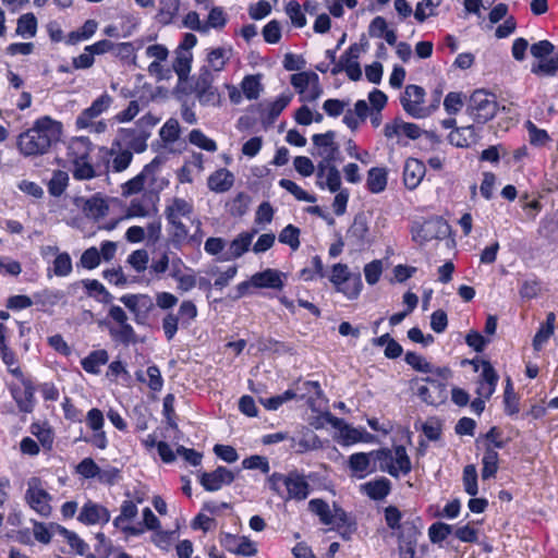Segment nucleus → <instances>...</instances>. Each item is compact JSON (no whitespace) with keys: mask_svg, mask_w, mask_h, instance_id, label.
Wrapping results in <instances>:
<instances>
[{"mask_svg":"<svg viewBox=\"0 0 558 558\" xmlns=\"http://www.w3.org/2000/svg\"><path fill=\"white\" fill-rule=\"evenodd\" d=\"M427 533L428 538L433 544H440L452 533V526L445 522L438 521L428 527Z\"/></svg>","mask_w":558,"mask_h":558,"instance_id":"61","label":"nucleus"},{"mask_svg":"<svg viewBox=\"0 0 558 558\" xmlns=\"http://www.w3.org/2000/svg\"><path fill=\"white\" fill-rule=\"evenodd\" d=\"M373 459L375 460L373 450L369 452H355L349 457L348 468L353 476L364 478L375 471V468L372 466Z\"/></svg>","mask_w":558,"mask_h":558,"instance_id":"29","label":"nucleus"},{"mask_svg":"<svg viewBox=\"0 0 558 558\" xmlns=\"http://www.w3.org/2000/svg\"><path fill=\"white\" fill-rule=\"evenodd\" d=\"M330 162H319L317 167V184L325 189L327 187L330 192L335 193L340 190L341 178L340 172Z\"/></svg>","mask_w":558,"mask_h":558,"instance_id":"31","label":"nucleus"},{"mask_svg":"<svg viewBox=\"0 0 558 558\" xmlns=\"http://www.w3.org/2000/svg\"><path fill=\"white\" fill-rule=\"evenodd\" d=\"M177 537L175 531H166L159 527L153 531L151 543L162 550H169Z\"/></svg>","mask_w":558,"mask_h":558,"instance_id":"57","label":"nucleus"},{"mask_svg":"<svg viewBox=\"0 0 558 558\" xmlns=\"http://www.w3.org/2000/svg\"><path fill=\"white\" fill-rule=\"evenodd\" d=\"M531 72L538 76H553L558 72V54L549 56L533 63Z\"/></svg>","mask_w":558,"mask_h":558,"instance_id":"46","label":"nucleus"},{"mask_svg":"<svg viewBox=\"0 0 558 558\" xmlns=\"http://www.w3.org/2000/svg\"><path fill=\"white\" fill-rule=\"evenodd\" d=\"M404 361L415 371L426 374H432L436 368L429 362H427L424 356L417 354L416 352H407Z\"/></svg>","mask_w":558,"mask_h":558,"instance_id":"63","label":"nucleus"},{"mask_svg":"<svg viewBox=\"0 0 558 558\" xmlns=\"http://www.w3.org/2000/svg\"><path fill=\"white\" fill-rule=\"evenodd\" d=\"M279 186L286 190L288 193L294 196L296 201L315 203L316 196L307 193L299 184L289 179H280L278 182Z\"/></svg>","mask_w":558,"mask_h":558,"instance_id":"49","label":"nucleus"},{"mask_svg":"<svg viewBox=\"0 0 558 558\" xmlns=\"http://www.w3.org/2000/svg\"><path fill=\"white\" fill-rule=\"evenodd\" d=\"M0 356L5 364L8 372L15 378H22L25 374L22 372L15 352L8 347L0 349Z\"/></svg>","mask_w":558,"mask_h":558,"instance_id":"53","label":"nucleus"},{"mask_svg":"<svg viewBox=\"0 0 558 558\" xmlns=\"http://www.w3.org/2000/svg\"><path fill=\"white\" fill-rule=\"evenodd\" d=\"M442 0H422L417 3L414 17L418 23H423L427 17L436 14V9Z\"/></svg>","mask_w":558,"mask_h":558,"instance_id":"59","label":"nucleus"},{"mask_svg":"<svg viewBox=\"0 0 558 558\" xmlns=\"http://www.w3.org/2000/svg\"><path fill=\"white\" fill-rule=\"evenodd\" d=\"M207 184L209 190L214 192H227L233 184V174L229 170L221 168L209 175Z\"/></svg>","mask_w":558,"mask_h":558,"instance_id":"36","label":"nucleus"},{"mask_svg":"<svg viewBox=\"0 0 558 558\" xmlns=\"http://www.w3.org/2000/svg\"><path fill=\"white\" fill-rule=\"evenodd\" d=\"M331 424L338 430L337 441L343 447L359 442L372 444L376 440V437L364 427H354L342 418L335 417Z\"/></svg>","mask_w":558,"mask_h":558,"instance_id":"16","label":"nucleus"},{"mask_svg":"<svg viewBox=\"0 0 558 558\" xmlns=\"http://www.w3.org/2000/svg\"><path fill=\"white\" fill-rule=\"evenodd\" d=\"M362 47L357 44H352L340 57L348 77L352 81H359L362 77V70L359 63V58Z\"/></svg>","mask_w":558,"mask_h":558,"instance_id":"33","label":"nucleus"},{"mask_svg":"<svg viewBox=\"0 0 558 558\" xmlns=\"http://www.w3.org/2000/svg\"><path fill=\"white\" fill-rule=\"evenodd\" d=\"M215 78L213 71L204 66L193 82L192 90L203 106L217 107L221 104V95L214 86Z\"/></svg>","mask_w":558,"mask_h":558,"instance_id":"12","label":"nucleus"},{"mask_svg":"<svg viewBox=\"0 0 558 558\" xmlns=\"http://www.w3.org/2000/svg\"><path fill=\"white\" fill-rule=\"evenodd\" d=\"M451 376L452 372L449 367H436L435 372L423 378L426 385L417 387L416 395L429 405L437 407L445 403L448 398L447 387Z\"/></svg>","mask_w":558,"mask_h":558,"instance_id":"6","label":"nucleus"},{"mask_svg":"<svg viewBox=\"0 0 558 558\" xmlns=\"http://www.w3.org/2000/svg\"><path fill=\"white\" fill-rule=\"evenodd\" d=\"M300 229L293 225H288L279 233V242L289 245L292 251L300 247Z\"/></svg>","mask_w":558,"mask_h":558,"instance_id":"60","label":"nucleus"},{"mask_svg":"<svg viewBox=\"0 0 558 558\" xmlns=\"http://www.w3.org/2000/svg\"><path fill=\"white\" fill-rule=\"evenodd\" d=\"M37 32V19L33 13H26L19 17L16 34L23 38H33Z\"/></svg>","mask_w":558,"mask_h":558,"instance_id":"48","label":"nucleus"},{"mask_svg":"<svg viewBox=\"0 0 558 558\" xmlns=\"http://www.w3.org/2000/svg\"><path fill=\"white\" fill-rule=\"evenodd\" d=\"M482 478L488 480L495 477L498 468H499V454L498 452L492 448L487 447L485 449L483 459H482Z\"/></svg>","mask_w":558,"mask_h":558,"instance_id":"40","label":"nucleus"},{"mask_svg":"<svg viewBox=\"0 0 558 558\" xmlns=\"http://www.w3.org/2000/svg\"><path fill=\"white\" fill-rule=\"evenodd\" d=\"M98 24L95 20H87L80 29L71 32L65 38L68 45H76L80 41L89 39L97 31Z\"/></svg>","mask_w":558,"mask_h":558,"instance_id":"44","label":"nucleus"},{"mask_svg":"<svg viewBox=\"0 0 558 558\" xmlns=\"http://www.w3.org/2000/svg\"><path fill=\"white\" fill-rule=\"evenodd\" d=\"M331 521L332 523L329 526L332 529L341 530V529H351L355 525L353 519L347 513L344 509L339 507L337 504H333L332 512H331Z\"/></svg>","mask_w":558,"mask_h":558,"instance_id":"54","label":"nucleus"},{"mask_svg":"<svg viewBox=\"0 0 558 558\" xmlns=\"http://www.w3.org/2000/svg\"><path fill=\"white\" fill-rule=\"evenodd\" d=\"M179 9V0H159V8L155 19L161 25H169L175 19Z\"/></svg>","mask_w":558,"mask_h":558,"instance_id":"38","label":"nucleus"},{"mask_svg":"<svg viewBox=\"0 0 558 558\" xmlns=\"http://www.w3.org/2000/svg\"><path fill=\"white\" fill-rule=\"evenodd\" d=\"M197 307L191 300L182 301L177 314L172 311L168 312L161 322L162 331L166 339L171 341L175 337L179 330V325L182 327H189L191 323L197 317Z\"/></svg>","mask_w":558,"mask_h":558,"instance_id":"10","label":"nucleus"},{"mask_svg":"<svg viewBox=\"0 0 558 558\" xmlns=\"http://www.w3.org/2000/svg\"><path fill=\"white\" fill-rule=\"evenodd\" d=\"M257 232V229H252L250 231L239 233L230 243H228V248L219 259L222 262H230L242 257L250 251L253 239Z\"/></svg>","mask_w":558,"mask_h":558,"instance_id":"23","label":"nucleus"},{"mask_svg":"<svg viewBox=\"0 0 558 558\" xmlns=\"http://www.w3.org/2000/svg\"><path fill=\"white\" fill-rule=\"evenodd\" d=\"M26 485L25 504L40 517L49 518L52 512V496L47 492L43 480L34 476L27 481Z\"/></svg>","mask_w":558,"mask_h":558,"instance_id":"9","label":"nucleus"},{"mask_svg":"<svg viewBox=\"0 0 558 558\" xmlns=\"http://www.w3.org/2000/svg\"><path fill=\"white\" fill-rule=\"evenodd\" d=\"M76 473L83 476L84 478H94L98 477L99 480L104 478V475H100V468L92 458H84L76 465Z\"/></svg>","mask_w":558,"mask_h":558,"instance_id":"64","label":"nucleus"},{"mask_svg":"<svg viewBox=\"0 0 558 558\" xmlns=\"http://www.w3.org/2000/svg\"><path fill=\"white\" fill-rule=\"evenodd\" d=\"M390 490V481L386 477H380L362 485V492L373 500H383L389 495Z\"/></svg>","mask_w":558,"mask_h":558,"instance_id":"35","label":"nucleus"},{"mask_svg":"<svg viewBox=\"0 0 558 558\" xmlns=\"http://www.w3.org/2000/svg\"><path fill=\"white\" fill-rule=\"evenodd\" d=\"M234 480V473L225 466H218L211 472H203L199 475V483L207 492H217L222 486L230 485Z\"/></svg>","mask_w":558,"mask_h":558,"instance_id":"25","label":"nucleus"},{"mask_svg":"<svg viewBox=\"0 0 558 558\" xmlns=\"http://www.w3.org/2000/svg\"><path fill=\"white\" fill-rule=\"evenodd\" d=\"M31 433L38 439L46 450H51L54 441V434L47 423H33Z\"/></svg>","mask_w":558,"mask_h":558,"instance_id":"42","label":"nucleus"},{"mask_svg":"<svg viewBox=\"0 0 558 558\" xmlns=\"http://www.w3.org/2000/svg\"><path fill=\"white\" fill-rule=\"evenodd\" d=\"M181 128L177 119H169L159 131V136L166 144H173L180 137Z\"/></svg>","mask_w":558,"mask_h":558,"instance_id":"55","label":"nucleus"},{"mask_svg":"<svg viewBox=\"0 0 558 558\" xmlns=\"http://www.w3.org/2000/svg\"><path fill=\"white\" fill-rule=\"evenodd\" d=\"M426 174V166L416 158H408L403 167V183L407 189L415 190Z\"/></svg>","mask_w":558,"mask_h":558,"instance_id":"28","label":"nucleus"},{"mask_svg":"<svg viewBox=\"0 0 558 558\" xmlns=\"http://www.w3.org/2000/svg\"><path fill=\"white\" fill-rule=\"evenodd\" d=\"M241 89L243 95L250 99H256L259 96V93L262 90V85L259 82L258 76L255 75H246L243 77L241 82Z\"/></svg>","mask_w":558,"mask_h":558,"instance_id":"62","label":"nucleus"},{"mask_svg":"<svg viewBox=\"0 0 558 558\" xmlns=\"http://www.w3.org/2000/svg\"><path fill=\"white\" fill-rule=\"evenodd\" d=\"M85 422L93 434L89 437H84L83 440L100 450L106 449L108 447V437L104 430L105 417L101 410L97 408L90 409L85 416Z\"/></svg>","mask_w":558,"mask_h":558,"instance_id":"19","label":"nucleus"},{"mask_svg":"<svg viewBox=\"0 0 558 558\" xmlns=\"http://www.w3.org/2000/svg\"><path fill=\"white\" fill-rule=\"evenodd\" d=\"M113 98L108 93H102L97 97L89 107L84 109L75 120V126L78 130H84L89 125L90 119H96L106 112L112 105Z\"/></svg>","mask_w":558,"mask_h":558,"instance_id":"22","label":"nucleus"},{"mask_svg":"<svg viewBox=\"0 0 558 558\" xmlns=\"http://www.w3.org/2000/svg\"><path fill=\"white\" fill-rule=\"evenodd\" d=\"M100 157L104 161L101 165L102 173L122 172L129 168L132 162L133 154L129 149H122L120 141L112 142L111 147H100Z\"/></svg>","mask_w":558,"mask_h":558,"instance_id":"14","label":"nucleus"},{"mask_svg":"<svg viewBox=\"0 0 558 558\" xmlns=\"http://www.w3.org/2000/svg\"><path fill=\"white\" fill-rule=\"evenodd\" d=\"M266 486L284 502L303 501L311 495V485L308 476L298 469L287 473L274 472L266 478Z\"/></svg>","mask_w":558,"mask_h":558,"instance_id":"4","label":"nucleus"},{"mask_svg":"<svg viewBox=\"0 0 558 558\" xmlns=\"http://www.w3.org/2000/svg\"><path fill=\"white\" fill-rule=\"evenodd\" d=\"M109 361L107 350L99 349L92 351L87 356L81 360L82 368L93 375L100 374L101 366L106 365Z\"/></svg>","mask_w":558,"mask_h":558,"instance_id":"34","label":"nucleus"},{"mask_svg":"<svg viewBox=\"0 0 558 558\" xmlns=\"http://www.w3.org/2000/svg\"><path fill=\"white\" fill-rule=\"evenodd\" d=\"M77 520L85 525H105L110 521V512L105 506L88 500L81 508Z\"/></svg>","mask_w":558,"mask_h":558,"instance_id":"24","label":"nucleus"},{"mask_svg":"<svg viewBox=\"0 0 558 558\" xmlns=\"http://www.w3.org/2000/svg\"><path fill=\"white\" fill-rule=\"evenodd\" d=\"M425 90L423 87L410 84L400 97L403 110L412 118L423 119L432 114L433 109L425 106Z\"/></svg>","mask_w":558,"mask_h":558,"instance_id":"13","label":"nucleus"},{"mask_svg":"<svg viewBox=\"0 0 558 558\" xmlns=\"http://www.w3.org/2000/svg\"><path fill=\"white\" fill-rule=\"evenodd\" d=\"M387 171L384 168L374 167L368 170L366 187L372 193H380L387 186Z\"/></svg>","mask_w":558,"mask_h":558,"instance_id":"39","label":"nucleus"},{"mask_svg":"<svg viewBox=\"0 0 558 558\" xmlns=\"http://www.w3.org/2000/svg\"><path fill=\"white\" fill-rule=\"evenodd\" d=\"M524 128L529 133V141L533 146H545L549 141L550 136L546 130L539 129L531 120L525 121Z\"/></svg>","mask_w":558,"mask_h":558,"instance_id":"56","label":"nucleus"},{"mask_svg":"<svg viewBox=\"0 0 558 558\" xmlns=\"http://www.w3.org/2000/svg\"><path fill=\"white\" fill-rule=\"evenodd\" d=\"M163 215L168 225L169 236L172 245L181 248L185 244H199L201 236L190 234L183 219L194 222V203L183 197H171L166 201ZM196 232L201 231L202 222L196 219Z\"/></svg>","mask_w":558,"mask_h":558,"instance_id":"2","label":"nucleus"},{"mask_svg":"<svg viewBox=\"0 0 558 558\" xmlns=\"http://www.w3.org/2000/svg\"><path fill=\"white\" fill-rule=\"evenodd\" d=\"M308 509L312 513L319 518V521L324 525H329L331 521L332 509L329 505L320 498L311 499L308 502Z\"/></svg>","mask_w":558,"mask_h":558,"instance_id":"50","label":"nucleus"},{"mask_svg":"<svg viewBox=\"0 0 558 558\" xmlns=\"http://www.w3.org/2000/svg\"><path fill=\"white\" fill-rule=\"evenodd\" d=\"M162 163L163 159L161 157H155L149 163H147L143 168V170L136 177L129 180L123 185V194L132 195L140 193L145 186L146 178L154 177V174L159 170Z\"/></svg>","mask_w":558,"mask_h":558,"instance_id":"26","label":"nucleus"},{"mask_svg":"<svg viewBox=\"0 0 558 558\" xmlns=\"http://www.w3.org/2000/svg\"><path fill=\"white\" fill-rule=\"evenodd\" d=\"M82 284L86 294L99 302H107L108 299L111 298L104 284L96 279H85L82 281Z\"/></svg>","mask_w":558,"mask_h":558,"instance_id":"52","label":"nucleus"},{"mask_svg":"<svg viewBox=\"0 0 558 558\" xmlns=\"http://www.w3.org/2000/svg\"><path fill=\"white\" fill-rule=\"evenodd\" d=\"M373 453H375V461L379 463V469L392 477L408 475L412 470L407 449L401 445L393 446L391 449L381 448L373 450Z\"/></svg>","mask_w":558,"mask_h":558,"instance_id":"7","label":"nucleus"},{"mask_svg":"<svg viewBox=\"0 0 558 558\" xmlns=\"http://www.w3.org/2000/svg\"><path fill=\"white\" fill-rule=\"evenodd\" d=\"M463 488L470 496H475L478 493L477 486V471L474 464H468L463 469L462 474Z\"/></svg>","mask_w":558,"mask_h":558,"instance_id":"58","label":"nucleus"},{"mask_svg":"<svg viewBox=\"0 0 558 558\" xmlns=\"http://www.w3.org/2000/svg\"><path fill=\"white\" fill-rule=\"evenodd\" d=\"M120 301L133 314L134 322L138 325L145 324L154 306L151 299L145 294H125L120 298Z\"/></svg>","mask_w":558,"mask_h":558,"instance_id":"21","label":"nucleus"},{"mask_svg":"<svg viewBox=\"0 0 558 558\" xmlns=\"http://www.w3.org/2000/svg\"><path fill=\"white\" fill-rule=\"evenodd\" d=\"M472 364L474 365L475 371L482 368L478 386H477V395L485 399H489L496 390L499 376L496 373L495 368L490 364V362L486 360H473Z\"/></svg>","mask_w":558,"mask_h":558,"instance_id":"20","label":"nucleus"},{"mask_svg":"<svg viewBox=\"0 0 558 558\" xmlns=\"http://www.w3.org/2000/svg\"><path fill=\"white\" fill-rule=\"evenodd\" d=\"M189 142L192 145L209 153H215L218 149L217 143L199 129H194L190 132Z\"/></svg>","mask_w":558,"mask_h":558,"instance_id":"51","label":"nucleus"},{"mask_svg":"<svg viewBox=\"0 0 558 558\" xmlns=\"http://www.w3.org/2000/svg\"><path fill=\"white\" fill-rule=\"evenodd\" d=\"M293 95L291 93L279 95L274 101L268 102L265 106L266 117L269 122H274L280 113L291 102Z\"/></svg>","mask_w":558,"mask_h":558,"instance_id":"43","label":"nucleus"},{"mask_svg":"<svg viewBox=\"0 0 558 558\" xmlns=\"http://www.w3.org/2000/svg\"><path fill=\"white\" fill-rule=\"evenodd\" d=\"M468 112L477 123H486L497 112V102L494 97L484 90H475L470 98Z\"/></svg>","mask_w":558,"mask_h":558,"instance_id":"15","label":"nucleus"},{"mask_svg":"<svg viewBox=\"0 0 558 558\" xmlns=\"http://www.w3.org/2000/svg\"><path fill=\"white\" fill-rule=\"evenodd\" d=\"M93 150L94 144L86 136H76L69 141L65 160L74 180L88 181L102 174L101 165L93 162Z\"/></svg>","mask_w":558,"mask_h":558,"instance_id":"3","label":"nucleus"},{"mask_svg":"<svg viewBox=\"0 0 558 558\" xmlns=\"http://www.w3.org/2000/svg\"><path fill=\"white\" fill-rule=\"evenodd\" d=\"M228 23V14L222 7L209 8L207 20L205 21L206 34L211 29L221 31Z\"/></svg>","mask_w":558,"mask_h":558,"instance_id":"47","label":"nucleus"},{"mask_svg":"<svg viewBox=\"0 0 558 558\" xmlns=\"http://www.w3.org/2000/svg\"><path fill=\"white\" fill-rule=\"evenodd\" d=\"M62 135V124L49 116L36 119L32 128L19 134L16 147L24 157H40L48 154Z\"/></svg>","mask_w":558,"mask_h":558,"instance_id":"1","label":"nucleus"},{"mask_svg":"<svg viewBox=\"0 0 558 558\" xmlns=\"http://www.w3.org/2000/svg\"><path fill=\"white\" fill-rule=\"evenodd\" d=\"M292 440V447L299 453L315 450L322 447V442L318 436L311 429H307L299 439L293 438Z\"/></svg>","mask_w":558,"mask_h":558,"instance_id":"45","label":"nucleus"},{"mask_svg":"<svg viewBox=\"0 0 558 558\" xmlns=\"http://www.w3.org/2000/svg\"><path fill=\"white\" fill-rule=\"evenodd\" d=\"M448 225L441 218H430L412 228V239L414 242L422 245L432 240L445 238L448 232Z\"/></svg>","mask_w":558,"mask_h":558,"instance_id":"18","label":"nucleus"},{"mask_svg":"<svg viewBox=\"0 0 558 558\" xmlns=\"http://www.w3.org/2000/svg\"><path fill=\"white\" fill-rule=\"evenodd\" d=\"M232 54L231 48L218 47L208 51L207 62L209 70L214 72H221Z\"/></svg>","mask_w":558,"mask_h":558,"instance_id":"37","label":"nucleus"},{"mask_svg":"<svg viewBox=\"0 0 558 558\" xmlns=\"http://www.w3.org/2000/svg\"><path fill=\"white\" fill-rule=\"evenodd\" d=\"M156 196L153 194H142L141 196L132 198L128 206L125 214L119 218H111L110 220L99 225L100 229L111 231L117 228L118 223L123 219L135 217H150L156 215Z\"/></svg>","mask_w":558,"mask_h":558,"instance_id":"11","label":"nucleus"},{"mask_svg":"<svg viewBox=\"0 0 558 558\" xmlns=\"http://www.w3.org/2000/svg\"><path fill=\"white\" fill-rule=\"evenodd\" d=\"M384 134L387 138L405 136L409 140H417L422 135V130L415 123L395 119L392 122L385 125Z\"/></svg>","mask_w":558,"mask_h":558,"instance_id":"27","label":"nucleus"},{"mask_svg":"<svg viewBox=\"0 0 558 558\" xmlns=\"http://www.w3.org/2000/svg\"><path fill=\"white\" fill-rule=\"evenodd\" d=\"M16 379L19 380V384L13 383L9 386L11 396L21 412L31 413L35 405L36 389L34 381L26 375Z\"/></svg>","mask_w":558,"mask_h":558,"instance_id":"17","label":"nucleus"},{"mask_svg":"<svg viewBox=\"0 0 558 558\" xmlns=\"http://www.w3.org/2000/svg\"><path fill=\"white\" fill-rule=\"evenodd\" d=\"M84 213L87 217L99 221L109 214V206L105 199L99 197H92L86 201L84 205Z\"/></svg>","mask_w":558,"mask_h":558,"instance_id":"41","label":"nucleus"},{"mask_svg":"<svg viewBox=\"0 0 558 558\" xmlns=\"http://www.w3.org/2000/svg\"><path fill=\"white\" fill-rule=\"evenodd\" d=\"M328 278L335 290L348 300H356L360 296L363 289L361 274L350 271L347 264L337 263L332 265Z\"/></svg>","mask_w":558,"mask_h":558,"instance_id":"8","label":"nucleus"},{"mask_svg":"<svg viewBox=\"0 0 558 558\" xmlns=\"http://www.w3.org/2000/svg\"><path fill=\"white\" fill-rule=\"evenodd\" d=\"M283 274L277 269L267 268L252 276L253 288L281 290L283 288Z\"/></svg>","mask_w":558,"mask_h":558,"instance_id":"32","label":"nucleus"},{"mask_svg":"<svg viewBox=\"0 0 558 558\" xmlns=\"http://www.w3.org/2000/svg\"><path fill=\"white\" fill-rule=\"evenodd\" d=\"M98 324L107 329L111 340L118 345L130 347L140 342L138 335L129 323L126 312L119 305H111L106 318Z\"/></svg>","mask_w":558,"mask_h":558,"instance_id":"5","label":"nucleus"},{"mask_svg":"<svg viewBox=\"0 0 558 558\" xmlns=\"http://www.w3.org/2000/svg\"><path fill=\"white\" fill-rule=\"evenodd\" d=\"M335 137L336 133L333 131L314 134L312 137L314 146L318 149V155L324 159L323 162H331L336 158L339 147Z\"/></svg>","mask_w":558,"mask_h":558,"instance_id":"30","label":"nucleus"}]
</instances>
